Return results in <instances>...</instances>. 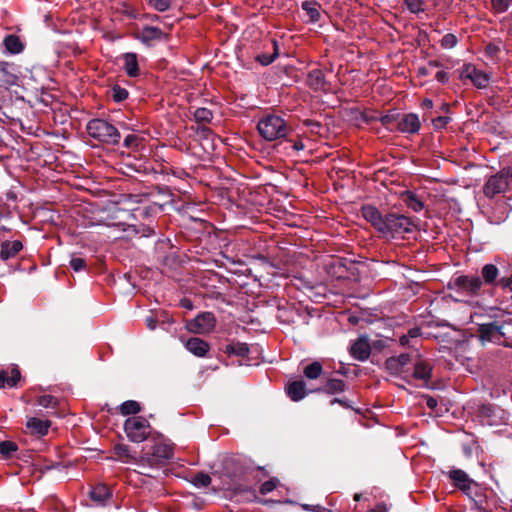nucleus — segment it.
Segmentation results:
<instances>
[{
	"mask_svg": "<svg viewBox=\"0 0 512 512\" xmlns=\"http://www.w3.org/2000/svg\"><path fill=\"white\" fill-rule=\"evenodd\" d=\"M480 339L485 342H493L498 345H512V322L507 319L497 318L492 322L477 323Z\"/></svg>",
	"mask_w": 512,
	"mask_h": 512,
	"instance_id": "1",
	"label": "nucleus"
},
{
	"mask_svg": "<svg viewBox=\"0 0 512 512\" xmlns=\"http://www.w3.org/2000/svg\"><path fill=\"white\" fill-rule=\"evenodd\" d=\"M457 291L463 294V301L471 307L482 306L481 289L483 281L478 276H459L454 280Z\"/></svg>",
	"mask_w": 512,
	"mask_h": 512,
	"instance_id": "2",
	"label": "nucleus"
},
{
	"mask_svg": "<svg viewBox=\"0 0 512 512\" xmlns=\"http://www.w3.org/2000/svg\"><path fill=\"white\" fill-rule=\"evenodd\" d=\"M257 129L260 136L266 141L282 139L289 132V126L286 121L281 116L275 114L263 116L257 124Z\"/></svg>",
	"mask_w": 512,
	"mask_h": 512,
	"instance_id": "3",
	"label": "nucleus"
},
{
	"mask_svg": "<svg viewBox=\"0 0 512 512\" xmlns=\"http://www.w3.org/2000/svg\"><path fill=\"white\" fill-rule=\"evenodd\" d=\"M86 130L89 136L105 144L117 145L121 139L118 129L104 119L90 120Z\"/></svg>",
	"mask_w": 512,
	"mask_h": 512,
	"instance_id": "4",
	"label": "nucleus"
},
{
	"mask_svg": "<svg viewBox=\"0 0 512 512\" xmlns=\"http://www.w3.org/2000/svg\"><path fill=\"white\" fill-rule=\"evenodd\" d=\"M124 430L130 441L141 443L150 435L151 426L144 417L133 416L125 421Z\"/></svg>",
	"mask_w": 512,
	"mask_h": 512,
	"instance_id": "5",
	"label": "nucleus"
},
{
	"mask_svg": "<svg viewBox=\"0 0 512 512\" xmlns=\"http://www.w3.org/2000/svg\"><path fill=\"white\" fill-rule=\"evenodd\" d=\"M385 224L387 228L383 229L382 234L384 236L393 238L396 236H401L404 233L412 232L415 226L409 217L394 213L386 215Z\"/></svg>",
	"mask_w": 512,
	"mask_h": 512,
	"instance_id": "6",
	"label": "nucleus"
},
{
	"mask_svg": "<svg viewBox=\"0 0 512 512\" xmlns=\"http://www.w3.org/2000/svg\"><path fill=\"white\" fill-rule=\"evenodd\" d=\"M460 78L462 80H470L479 89L486 88L490 81V76L487 73L477 69L475 65L470 63L463 65L460 70Z\"/></svg>",
	"mask_w": 512,
	"mask_h": 512,
	"instance_id": "7",
	"label": "nucleus"
},
{
	"mask_svg": "<svg viewBox=\"0 0 512 512\" xmlns=\"http://www.w3.org/2000/svg\"><path fill=\"white\" fill-rule=\"evenodd\" d=\"M510 181V174L507 171H501L491 176L484 185V194L488 197H494L497 194L506 191Z\"/></svg>",
	"mask_w": 512,
	"mask_h": 512,
	"instance_id": "8",
	"label": "nucleus"
},
{
	"mask_svg": "<svg viewBox=\"0 0 512 512\" xmlns=\"http://www.w3.org/2000/svg\"><path fill=\"white\" fill-rule=\"evenodd\" d=\"M216 320L211 312L199 314L187 323V329L195 334H207L215 328Z\"/></svg>",
	"mask_w": 512,
	"mask_h": 512,
	"instance_id": "9",
	"label": "nucleus"
},
{
	"mask_svg": "<svg viewBox=\"0 0 512 512\" xmlns=\"http://www.w3.org/2000/svg\"><path fill=\"white\" fill-rule=\"evenodd\" d=\"M19 69L14 63L0 61V88L8 89L19 84Z\"/></svg>",
	"mask_w": 512,
	"mask_h": 512,
	"instance_id": "10",
	"label": "nucleus"
},
{
	"mask_svg": "<svg viewBox=\"0 0 512 512\" xmlns=\"http://www.w3.org/2000/svg\"><path fill=\"white\" fill-rule=\"evenodd\" d=\"M89 498L97 507H105L111 504L113 490L104 483H98L91 487Z\"/></svg>",
	"mask_w": 512,
	"mask_h": 512,
	"instance_id": "11",
	"label": "nucleus"
},
{
	"mask_svg": "<svg viewBox=\"0 0 512 512\" xmlns=\"http://www.w3.org/2000/svg\"><path fill=\"white\" fill-rule=\"evenodd\" d=\"M421 123L419 117L415 113L404 114L396 122L395 131L404 134H415L420 130Z\"/></svg>",
	"mask_w": 512,
	"mask_h": 512,
	"instance_id": "12",
	"label": "nucleus"
},
{
	"mask_svg": "<svg viewBox=\"0 0 512 512\" xmlns=\"http://www.w3.org/2000/svg\"><path fill=\"white\" fill-rule=\"evenodd\" d=\"M361 214L364 219L370 222L381 234L383 229L387 228V226H385L386 215L383 217L379 210L374 206L364 205L361 209Z\"/></svg>",
	"mask_w": 512,
	"mask_h": 512,
	"instance_id": "13",
	"label": "nucleus"
},
{
	"mask_svg": "<svg viewBox=\"0 0 512 512\" xmlns=\"http://www.w3.org/2000/svg\"><path fill=\"white\" fill-rule=\"evenodd\" d=\"M351 356L358 361H365L371 354V346L367 336H360L350 348Z\"/></svg>",
	"mask_w": 512,
	"mask_h": 512,
	"instance_id": "14",
	"label": "nucleus"
},
{
	"mask_svg": "<svg viewBox=\"0 0 512 512\" xmlns=\"http://www.w3.org/2000/svg\"><path fill=\"white\" fill-rule=\"evenodd\" d=\"M410 361V355L406 353L390 357L385 362V368L392 375H402L406 372V366Z\"/></svg>",
	"mask_w": 512,
	"mask_h": 512,
	"instance_id": "15",
	"label": "nucleus"
},
{
	"mask_svg": "<svg viewBox=\"0 0 512 512\" xmlns=\"http://www.w3.org/2000/svg\"><path fill=\"white\" fill-rule=\"evenodd\" d=\"M449 478L453 481L454 485L461 489L466 495H470V490L475 482L468 476V474L461 469H452L449 471Z\"/></svg>",
	"mask_w": 512,
	"mask_h": 512,
	"instance_id": "16",
	"label": "nucleus"
},
{
	"mask_svg": "<svg viewBox=\"0 0 512 512\" xmlns=\"http://www.w3.org/2000/svg\"><path fill=\"white\" fill-rule=\"evenodd\" d=\"M185 348L197 357H204L208 353L210 346L203 339L191 337L185 342Z\"/></svg>",
	"mask_w": 512,
	"mask_h": 512,
	"instance_id": "17",
	"label": "nucleus"
},
{
	"mask_svg": "<svg viewBox=\"0 0 512 512\" xmlns=\"http://www.w3.org/2000/svg\"><path fill=\"white\" fill-rule=\"evenodd\" d=\"M432 367L431 365L419 358L414 363V371L412 373V377L416 380L422 381L424 384H427L431 379Z\"/></svg>",
	"mask_w": 512,
	"mask_h": 512,
	"instance_id": "18",
	"label": "nucleus"
},
{
	"mask_svg": "<svg viewBox=\"0 0 512 512\" xmlns=\"http://www.w3.org/2000/svg\"><path fill=\"white\" fill-rule=\"evenodd\" d=\"M51 426V422L49 420H43L37 417H30L27 420L26 427L29 429L31 434L37 436H45L49 428Z\"/></svg>",
	"mask_w": 512,
	"mask_h": 512,
	"instance_id": "19",
	"label": "nucleus"
},
{
	"mask_svg": "<svg viewBox=\"0 0 512 512\" xmlns=\"http://www.w3.org/2000/svg\"><path fill=\"white\" fill-rule=\"evenodd\" d=\"M4 52L6 54L16 55L24 50V43L18 35L9 34L3 39Z\"/></svg>",
	"mask_w": 512,
	"mask_h": 512,
	"instance_id": "20",
	"label": "nucleus"
},
{
	"mask_svg": "<svg viewBox=\"0 0 512 512\" xmlns=\"http://www.w3.org/2000/svg\"><path fill=\"white\" fill-rule=\"evenodd\" d=\"M23 249V244L19 240L4 241L1 244L0 258L4 261L14 258Z\"/></svg>",
	"mask_w": 512,
	"mask_h": 512,
	"instance_id": "21",
	"label": "nucleus"
},
{
	"mask_svg": "<svg viewBox=\"0 0 512 512\" xmlns=\"http://www.w3.org/2000/svg\"><path fill=\"white\" fill-rule=\"evenodd\" d=\"M21 374L18 368L14 367L10 371H0V388L16 386L20 380Z\"/></svg>",
	"mask_w": 512,
	"mask_h": 512,
	"instance_id": "22",
	"label": "nucleus"
},
{
	"mask_svg": "<svg viewBox=\"0 0 512 512\" xmlns=\"http://www.w3.org/2000/svg\"><path fill=\"white\" fill-rule=\"evenodd\" d=\"M123 68L128 76L136 77L139 74L137 55L132 52L123 54Z\"/></svg>",
	"mask_w": 512,
	"mask_h": 512,
	"instance_id": "23",
	"label": "nucleus"
},
{
	"mask_svg": "<svg viewBox=\"0 0 512 512\" xmlns=\"http://www.w3.org/2000/svg\"><path fill=\"white\" fill-rule=\"evenodd\" d=\"M286 392L291 400L293 401H299L302 400L307 392H306V385L303 381H293L289 383V385L286 388Z\"/></svg>",
	"mask_w": 512,
	"mask_h": 512,
	"instance_id": "24",
	"label": "nucleus"
},
{
	"mask_svg": "<svg viewBox=\"0 0 512 512\" xmlns=\"http://www.w3.org/2000/svg\"><path fill=\"white\" fill-rule=\"evenodd\" d=\"M302 9L306 12L310 22H318L321 18V5L312 0L304 1L301 5Z\"/></svg>",
	"mask_w": 512,
	"mask_h": 512,
	"instance_id": "25",
	"label": "nucleus"
},
{
	"mask_svg": "<svg viewBox=\"0 0 512 512\" xmlns=\"http://www.w3.org/2000/svg\"><path fill=\"white\" fill-rule=\"evenodd\" d=\"M152 457L156 461L168 460L173 457V448L169 444L158 443L153 447Z\"/></svg>",
	"mask_w": 512,
	"mask_h": 512,
	"instance_id": "26",
	"label": "nucleus"
},
{
	"mask_svg": "<svg viewBox=\"0 0 512 512\" xmlns=\"http://www.w3.org/2000/svg\"><path fill=\"white\" fill-rule=\"evenodd\" d=\"M481 275L483 277V281L487 285H497L498 286V276L499 270L493 264H486L482 267Z\"/></svg>",
	"mask_w": 512,
	"mask_h": 512,
	"instance_id": "27",
	"label": "nucleus"
},
{
	"mask_svg": "<svg viewBox=\"0 0 512 512\" xmlns=\"http://www.w3.org/2000/svg\"><path fill=\"white\" fill-rule=\"evenodd\" d=\"M165 36L161 29L154 26H146L142 29L140 39L142 42H151L154 40H160Z\"/></svg>",
	"mask_w": 512,
	"mask_h": 512,
	"instance_id": "28",
	"label": "nucleus"
},
{
	"mask_svg": "<svg viewBox=\"0 0 512 512\" xmlns=\"http://www.w3.org/2000/svg\"><path fill=\"white\" fill-rule=\"evenodd\" d=\"M403 197L407 207L414 212H420L424 209V203L413 192L406 191Z\"/></svg>",
	"mask_w": 512,
	"mask_h": 512,
	"instance_id": "29",
	"label": "nucleus"
},
{
	"mask_svg": "<svg viewBox=\"0 0 512 512\" xmlns=\"http://www.w3.org/2000/svg\"><path fill=\"white\" fill-rule=\"evenodd\" d=\"M322 372L323 367L319 361H314L313 363L307 365L303 370L304 376L310 380L319 378Z\"/></svg>",
	"mask_w": 512,
	"mask_h": 512,
	"instance_id": "30",
	"label": "nucleus"
},
{
	"mask_svg": "<svg viewBox=\"0 0 512 512\" xmlns=\"http://www.w3.org/2000/svg\"><path fill=\"white\" fill-rule=\"evenodd\" d=\"M225 352L228 354H233L241 357H245L249 354V348L245 343H232L226 346Z\"/></svg>",
	"mask_w": 512,
	"mask_h": 512,
	"instance_id": "31",
	"label": "nucleus"
},
{
	"mask_svg": "<svg viewBox=\"0 0 512 512\" xmlns=\"http://www.w3.org/2000/svg\"><path fill=\"white\" fill-rule=\"evenodd\" d=\"M309 85L315 89L320 90L324 86V75L320 70L311 71L308 75Z\"/></svg>",
	"mask_w": 512,
	"mask_h": 512,
	"instance_id": "32",
	"label": "nucleus"
},
{
	"mask_svg": "<svg viewBox=\"0 0 512 512\" xmlns=\"http://www.w3.org/2000/svg\"><path fill=\"white\" fill-rule=\"evenodd\" d=\"M345 382L342 379H329L324 387L328 394L340 393L345 390Z\"/></svg>",
	"mask_w": 512,
	"mask_h": 512,
	"instance_id": "33",
	"label": "nucleus"
},
{
	"mask_svg": "<svg viewBox=\"0 0 512 512\" xmlns=\"http://www.w3.org/2000/svg\"><path fill=\"white\" fill-rule=\"evenodd\" d=\"M119 411L122 415H130V414L135 415L141 411V407L137 401L128 400V401L123 402L120 405Z\"/></svg>",
	"mask_w": 512,
	"mask_h": 512,
	"instance_id": "34",
	"label": "nucleus"
},
{
	"mask_svg": "<svg viewBox=\"0 0 512 512\" xmlns=\"http://www.w3.org/2000/svg\"><path fill=\"white\" fill-rule=\"evenodd\" d=\"M114 453L119 460L124 461V462H128L130 459L134 458V456H132V454L130 452L129 447L124 444H117L114 447Z\"/></svg>",
	"mask_w": 512,
	"mask_h": 512,
	"instance_id": "35",
	"label": "nucleus"
},
{
	"mask_svg": "<svg viewBox=\"0 0 512 512\" xmlns=\"http://www.w3.org/2000/svg\"><path fill=\"white\" fill-rule=\"evenodd\" d=\"M273 48H274V51L272 54H266V53H263V54H259L256 59L259 63H261L263 66H267L269 64H271L275 59L276 57L278 56V43L277 41H273Z\"/></svg>",
	"mask_w": 512,
	"mask_h": 512,
	"instance_id": "36",
	"label": "nucleus"
},
{
	"mask_svg": "<svg viewBox=\"0 0 512 512\" xmlns=\"http://www.w3.org/2000/svg\"><path fill=\"white\" fill-rule=\"evenodd\" d=\"M194 118L198 123H209L213 118V114L209 109L201 107L195 110Z\"/></svg>",
	"mask_w": 512,
	"mask_h": 512,
	"instance_id": "37",
	"label": "nucleus"
},
{
	"mask_svg": "<svg viewBox=\"0 0 512 512\" xmlns=\"http://www.w3.org/2000/svg\"><path fill=\"white\" fill-rule=\"evenodd\" d=\"M192 484L198 488L207 487L211 483V477L207 473H197L192 478Z\"/></svg>",
	"mask_w": 512,
	"mask_h": 512,
	"instance_id": "38",
	"label": "nucleus"
},
{
	"mask_svg": "<svg viewBox=\"0 0 512 512\" xmlns=\"http://www.w3.org/2000/svg\"><path fill=\"white\" fill-rule=\"evenodd\" d=\"M380 121L388 130L394 131L396 128V122L398 121V114H386L380 118Z\"/></svg>",
	"mask_w": 512,
	"mask_h": 512,
	"instance_id": "39",
	"label": "nucleus"
},
{
	"mask_svg": "<svg viewBox=\"0 0 512 512\" xmlns=\"http://www.w3.org/2000/svg\"><path fill=\"white\" fill-rule=\"evenodd\" d=\"M17 449V444L12 441L0 442V453L5 457H10Z\"/></svg>",
	"mask_w": 512,
	"mask_h": 512,
	"instance_id": "40",
	"label": "nucleus"
},
{
	"mask_svg": "<svg viewBox=\"0 0 512 512\" xmlns=\"http://www.w3.org/2000/svg\"><path fill=\"white\" fill-rule=\"evenodd\" d=\"M407 9L414 14H418L424 11L423 0H404Z\"/></svg>",
	"mask_w": 512,
	"mask_h": 512,
	"instance_id": "41",
	"label": "nucleus"
},
{
	"mask_svg": "<svg viewBox=\"0 0 512 512\" xmlns=\"http://www.w3.org/2000/svg\"><path fill=\"white\" fill-rule=\"evenodd\" d=\"M511 0H491L492 9L495 13H504L508 10Z\"/></svg>",
	"mask_w": 512,
	"mask_h": 512,
	"instance_id": "42",
	"label": "nucleus"
},
{
	"mask_svg": "<svg viewBox=\"0 0 512 512\" xmlns=\"http://www.w3.org/2000/svg\"><path fill=\"white\" fill-rule=\"evenodd\" d=\"M498 286L503 290L512 292V270L508 274L500 277L498 280Z\"/></svg>",
	"mask_w": 512,
	"mask_h": 512,
	"instance_id": "43",
	"label": "nucleus"
},
{
	"mask_svg": "<svg viewBox=\"0 0 512 512\" xmlns=\"http://www.w3.org/2000/svg\"><path fill=\"white\" fill-rule=\"evenodd\" d=\"M457 42V37L454 34L448 33L441 39V46L445 49H451L457 45Z\"/></svg>",
	"mask_w": 512,
	"mask_h": 512,
	"instance_id": "44",
	"label": "nucleus"
},
{
	"mask_svg": "<svg viewBox=\"0 0 512 512\" xmlns=\"http://www.w3.org/2000/svg\"><path fill=\"white\" fill-rule=\"evenodd\" d=\"M112 97L115 101L121 102L128 98V91L118 85L112 88Z\"/></svg>",
	"mask_w": 512,
	"mask_h": 512,
	"instance_id": "45",
	"label": "nucleus"
},
{
	"mask_svg": "<svg viewBox=\"0 0 512 512\" xmlns=\"http://www.w3.org/2000/svg\"><path fill=\"white\" fill-rule=\"evenodd\" d=\"M37 403H38V405H40L44 408H50V407L56 406L57 400L55 397H53L51 395H43V396L38 397Z\"/></svg>",
	"mask_w": 512,
	"mask_h": 512,
	"instance_id": "46",
	"label": "nucleus"
},
{
	"mask_svg": "<svg viewBox=\"0 0 512 512\" xmlns=\"http://www.w3.org/2000/svg\"><path fill=\"white\" fill-rule=\"evenodd\" d=\"M141 139L134 134H129L124 139V147L128 149H135L139 146Z\"/></svg>",
	"mask_w": 512,
	"mask_h": 512,
	"instance_id": "47",
	"label": "nucleus"
},
{
	"mask_svg": "<svg viewBox=\"0 0 512 512\" xmlns=\"http://www.w3.org/2000/svg\"><path fill=\"white\" fill-rule=\"evenodd\" d=\"M150 5L159 12H164L169 9L171 0H150Z\"/></svg>",
	"mask_w": 512,
	"mask_h": 512,
	"instance_id": "48",
	"label": "nucleus"
},
{
	"mask_svg": "<svg viewBox=\"0 0 512 512\" xmlns=\"http://www.w3.org/2000/svg\"><path fill=\"white\" fill-rule=\"evenodd\" d=\"M70 267L75 271L79 272L86 267V262L83 258L80 257H72L70 260Z\"/></svg>",
	"mask_w": 512,
	"mask_h": 512,
	"instance_id": "49",
	"label": "nucleus"
},
{
	"mask_svg": "<svg viewBox=\"0 0 512 512\" xmlns=\"http://www.w3.org/2000/svg\"><path fill=\"white\" fill-rule=\"evenodd\" d=\"M450 122V118L447 116H438L432 119V124L435 129L440 130L446 127V125Z\"/></svg>",
	"mask_w": 512,
	"mask_h": 512,
	"instance_id": "50",
	"label": "nucleus"
},
{
	"mask_svg": "<svg viewBox=\"0 0 512 512\" xmlns=\"http://www.w3.org/2000/svg\"><path fill=\"white\" fill-rule=\"evenodd\" d=\"M277 486V483L275 480L271 479L266 482H264L260 487L261 494H267L271 491H273Z\"/></svg>",
	"mask_w": 512,
	"mask_h": 512,
	"instance_id": "51",
	"label": "nucleus"
},
{
	"mask_svg": "<svg viewBox=\"0 0 512 512\" xmlns=\"http://www.w3.org/2000/svg\"><path fill=\"white\" fill-rule=\"evenodd\" d=\"M499 51L500 48L497 44L490 43L486 46V53L490 56H496Z\"/></svg>",
	"mask_w": 512,
	"mask_h": 512,
	"instance_id": "52",
	"label": "nucleus"
},
{
	"mask_svg": "<svg viewBox=\"0 0 512 512\" xmlns=\"http://www.w3.org/2000/svg\"><path fill=\"white\" fill-rule=\"evenodd\" d=\"M435 78L440 83H447L449 81V75L447 72L441 70L435 74Z\"/></svg>",
	"mask_w": 512,
	"mask_h": 512,
	"instance_id": "53",
	"label": "nucleus"
},
{
	"mask_svg": "<svg viewBox=\"0 0 512 512\" xmlns=\"http://www.w3.org/2000/svg\"><path fill=\"white\" fill-rule=\"evenodd\" d=\"M421 335V330L420 328L418 327H414V328H411L409 331H408V334L407 336L412 339L414 338H418L419 336Z\"/></svg>",
	"mask_w": 512,
	"mask_h": 512,
	"instance_id": "54",
	"label": "nucleus"
},
{
	"mask_svg": "<svg viewBox=\"0 0 512 512\" xmlns=\"http://www.w3.org/2000/svg\"><path fill=\"white\" fill-rule=\"evenodd\" d=\"M426 405L433 410L438 406V401L433 397H428L426 399Z\"/></svg>",
	"mask_w": 512,
	"mask_h": 512,
	"instance_id": "55",
	"label": "nucleus"
},
{
	"mask_svg": "<svg viewBox=\"0 0 512 512\" xmlns=\"http://www.w3.org/2000/svg\"><path fill=\"white\" fill-rule=\"evenodd\" d=\"M430 74H431V69L428 65L424 66V67H420L418 69V75H420V76H428Z\"/></svg>",
	"mask_w": 512,
	"mask_h": 512,
	"instance_id": "56",
	"label": "nucleus"
},
{
	"mask_svg": "<svg viewBox=\"0 0 512 512\" xmlns=\"http://www.w3.org/2000/svg\"><path fill=\"white\" fill-rule=\"evenodd\" d=\"M146 325L150 330H154L156 328V320L153 317H147Z\"/></svg>",
	"mask_w": 512,
	"mask_h": 512,
	"instance_id": "57",
	"label": "nucleus"
},
{
	"mask_svg": "<svg viewBox=\"0 0 512 512\" xmlns=\"http://www.w3.org/2000/svg\"><path fill=\"white\" fill-rule=\"evenodd\" d=\"M312 512H332V511L321 506V505H314L312 508Z\"/></svg>",
	"mask_w": 512,
	"mask_h": 512,
	"instance_id": "58",
	"label": "nucleus"
},
{
	"mask_svg": "<svg viewBox=\"0 0 512 512\" xmlns=\"http://www.w3.org/2000/svg\"><path fill=\"white\" fill-rule=\"evenodd\" d=\"M422 107L426 109H432L433 108V101L431 99H424L422 102Z\"/></svg>",
	"mask_w": 512,
	"mask_h": 512,
	"instance_id": "59",
	"label": "nucleus"
},
{
	"mask_svg": "<svg viewBox=\"0 0 512 512\" xmlns=\"http://www.w3.org/2000/svg\"><path fill=\"white\" fill-rule=\"evenodd\" d=\"M400 344L402 346H408L410 343H409V337L407 335H402L400 337Z\"/></svg>",
	"mask_w": 512,
	"mask_h": 512,
	"instance_id": "60",
	"label": "nucleus"
},
{
	"mask_svg": "<svg viewBox=\"0 0 512 512\" xmlns=\"http://www.w3.org/2000/svg\"><path fill=\"white\" fill-rule=\"evenodd\" d=\"M428 66L430 67V69H432L440 67L441 64L438 61H429Z\"/></svg>",
	"mask_w": 512,
	"mask_h": 512,
	"instance_id": "61",
	"label": "nucleus"
},
{
	"mask_svg": "<svg viewBox=\"0 0 512 512\" xmlns=\"http://www.w3.org/2000/svg\"><path fill=\"white\" fill-rule=\"evenodd\" d=\"M385 511H386V509H385L384 505H378L376 507V509H372L369 512H385Z\"/></svg>",
	"mask_w": 512,
	"mask_h": 512,
	"instance_id": "62",
	"label": "nucleus"
},
{
	"mask_svg": "<svg viewBox=\"0 0 512 512\" xmlns=\"http://www.w3.org/2000/svg\"><path fill=\"white\" fill-rule=\"evenodd\" d=\"M293 147L295 150H302L304 148V144L302 142H295Z\"/></svg>",
	"mask_w": 512,
	"mask_h": 512,
	"instance_id": "63",
	"label": "nucleus"
},
{
	"mask_svg": "<svg viewBox=\"0 0 512 512\" xmlns=\"http://www.w3.org/2000/svg\"><path fill=\"white\" fill-rule=\"evenodd\" d=\"M314 505H309V504H302L301 507L305 510V511H312V508H313Z\"/></svg>",
	"mask_w": 512,
	"mask_h": 512,
	"instance_id": "64",
	"label": "nucleus"
}]
</instances>
